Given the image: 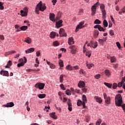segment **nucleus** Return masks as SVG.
<instances>
[{
    "label": "nucleus",
    "mask_w": 125,
    "mask_h": 125,
    "mask_svg": "<svg viewBox=\"0 0 125 125\" xmlns=\"http://www.w3.org/2000/svg\"><path fill=\"white\" fill-rule=\"evenodd\" d=\"M69 48L71 49V52L72 54H76L77 53V48L75 45H71L69 46Z\"/></svg>",
    "instance_id": "nucleus-9"
},
{
    "label": "nucleus",
    "mask_w": 125,
    "mask_h": 125,
    "mask_svg": "<svg viewBox=\"0 0 125 125\" xmlns=\"http://www.w3.org/2000/svg\"><path fill=\"white\" fill-rule=\"evenodd\" d=\"M104 98L105 100L106 104L109 105L111 103V98H110V97H107V95L105 93H104Z\"/></svg>",
    "instance_id": "nucleus-5"
},
{
    "label": "nucleus",
    "mask_w": 125,
    "mask_h": 125,
    "mask_svg": "<svg viewBox=\"0 0 125 125\" xmlns=\"http://www.w3.org/2000/svg\"><path fill=\"white\" fill-rule=\"evenodd\" d=\"M115 102L116 106L120 107L122 106V103H123V98L121 94H117L115 96Z\"/></svg>",
    "instance_id": "nucleus-2"
},
{
    "label": "nucleus",
    "mask_w": 125,
    "mask_h": 125,
    "mask_svg": "<svg viewBox=\"0 0 125 125\" xmlns=\"http://www.w3.org/2000/svg\"><path fill=\"white\" fill-rule=\"evenodd\" d=\"M113 66L114 68H115V69H116V68H118V63H116V64H113Z\"/></svg>",
    "instance_id": "nucleus-62"
},
{
    "label": "nucleus",
    "mask_w": 125,
    "mask_h": 125,
    "mask_svg": "<svg viewBox=\"0 0 125 125\" xmlns=\"http://www.w3.org/2000/svg\"><path fill=\"white\" fill-rule=\"evenodd\" d=\"M5 107H6L7 108L13 107L14 106V103L13 102H10L6 104V105H3Z\"/></svg>",
    "instance_id": "nucleus-16"
},
{
    "label": "nucleus",
    "mask_w": 125,
    "mask_h": 125,
    "mask_svg": "<svg viewBox=\"0 0 125 125\" xmlns=\"http://www.w3.org/2000/svg\"><path fill=\"white\" fill-rule=\"evenodd\" d=\"M102 14H103V18L104 19H105L106 18V10H102Z\"/></svg>",
    "instance_id": "nucleus-30"
},
{
    "label": "nucleus",
    "mask_w": 125,
    "mask_h": 125,
    "mask_svg": "<svg viewBox=\"0 0 125 125\" xmlns=\"http://www.w3.org/2000/svg\"><path fill=\"white\" fill-rule=\"evenodd\" d=\"M100 74H97L95 75V78L97 80H99V79H100Z\"/></svg>",
    "instance_id": "nucleus-47"
},
{
    "label": "nucleus",
    "mask_w": 125,
    "mask_h": 125,
    "mask_svg": "<svg viewBox=\"0 0 125 125\" xmlns=\"http://www.w3.org/2000/svg\"><path fill=\"white\" fill-rule=\"evenodd\" d=\"M74 39H73V37H70L68 39V43L69 44V45H71V44H74Z\"/></svg>",
    "instance_id": "nucleus-20"
},
{
    "label": "nucleus",
    "mask_w": 125,
    "mask_h": 125,
    "mask_svg": "<svg viewBox=\"0 0 125 125\" xmlns=\"http://www.w3.org/2000/svg\"><path fill=\"white\" fill-rule=\"evenodd\" d=\"M94 29H98L100 32H105V30L106 29H104L103 27L101 26L100 25H96L94 26Z\"/></svg>",
    "instance_id": "nucleus-7"
},
{
    "label": "nucleus",
    "mask_w": 125,
    "mask_h": 125,
    "mask_svg": "<svg viewBox=\"0 0 125 125\" xmlns=\"http://www.w3.org/2000/svg\"><path fill=\"white\" fill-rule=\"evenodd\" d=\"M94 24H101V21L98 19L95 20L94 22Z\"/></svg>",
    "instance_id": "nucleus-39"
},
{
    "label": "nucleus",
    "mask_w": 125,
    "mask_h": 125,
    "mask_svg": "<svg viewBox=\"0 0 125 125\" xmlns=\"http://www.w3.org/2000/svg\"><path fill=\"white\" fill-rule=\"evenodd\" d=\"M62 23H63V21L62 20H61L59 21L56 22V28H57V29H59V28L62 27V26H63Z\"/></svg>",
    "instance_id": "nucleus-8"
},
{
    "label": "nucleus",
    "mask_w": 125,
    "mask_h": 125,
    "mask_svg": "<svg viewBox=\"0 0 125 125\" xmlns=\"http://www.w3.org/2000/svg\"><path fill=\"white\" fill-rule=\"evenodd\" d=\"M79 87H84L85 86V83L83 81H80L78 83Z\"/></svg>",
    "instance_id": "nucleus-18"
},
{
    "label": "nucleus",
    "mask_w": 125,
    "mask_h": 125,
    "mask_svg": "<svg viewBox=\"0 0 125 125\" xmlns=\"http://www.w3.org/2000/svg\"><path fill=\"white\" fill-rule=\"evenodd\" d=\"M45 85V84H44V83H37L35 85V87H36V88H39V89H43Z\"/></svg>",
    "instance_id": "nucleus-4"
},
{
    "label": "nucleus",
    "mask_w": 125,
    "mask_h": 125,
    "mask_svg": "<svg viewBox=\"0 0 125 125\" xmlns=\"http://www.w3.org/2000/svg\"><path fill=\"white\" fill-rule=\"evenodd\" d=\"M50 37L51 39H54L55 38V32H52L50 34Z\"/></svg>",
    "instance_id": "nucleus-27"
},
{
    "label": "nucleus",
    "mask_w": 125,
    "mask_h": 125,
    "mask_svg": "<svg viewBox=\"0 0 125 125\" xmlns=\"http://www.w3.org/2000/svg\"><path fill=\"white\" fill-rule=\"evenodd\" d=\"M84 24V22H80L76 27L75 32H78L80 29H82V28H83L84 26H83V25Z\"/></svg>",
    "instance_id": "nucleus-11"
},
{
    "label": "nucleus",
    "mask_w": 125,
    "mask_h": 125,
    "mask_svg": "<svg viewBox=\"0 0 125 125\" xmlns=\"http://www.w3.org/2000/svg\"><path fill=\"white\" fill-rule=\"evenodd\" d=\"M93 65L94 64L93 63L86 64V66L88 69H91Z\"/></svg>",
    "instance_id": "nucleus-41"
},
{
    "label": "nucleus",
    "mask_w": 125,
    "mask_h": 125,
    "mask_svg": "<svg viewBox=\"0 0 125 125\" xmlns=\"http://www.w3.org/2000/svg\"><path fill=\"white\" fill-rule=\"evenodd\" d=\"M46 9V6H45V4H42V2L41 1L36 6V8L35 9V12L37 14H39V11L43 12L44 10Z\"/></svg>",
    "instance_id": "nucleus-1"
},
{
    "label": "nucleus",
    "mask_w": 125,
    "mask_h": 125,
    "mask_svg": "<svg viewBox=\"0 0 125 125\" xmlns=\"http://www.w3.org/2000/svg\"><path fill=\"white\" fill-rule=\"evenodd\" d=\"M83 102H82L81 101V100H78L77 104L78 106H80V105H82V104H83Z\"/></svg>",
    "instance_id": "nucleus-44"
},
{
    "label": "nucleus",
    "mask_w": 125,
    "mask_h": 125,
    "mask_svg": "<svg viewBox=\"0 0 125 125\" xmlns=\"http://www.w3.org/2000/svg\"><path fill=\"white\" fill-rule=\"evenodd\" d=\"M101 123H102V121H101V119H98L96 123V125H100Z\"/></svg>",
    "instance_id": "nucleus-36"
},
{
    "label": "nucleus",
    "mask_w": 125,
    "mask_h": 125,
    "mask_svg": "<svg viewBox=\"0 0 125 125\" xmlns=\"http://www.w3.org/2000/svg\"><path fill=\"white\" fill-rule=\"evenodd\" d=\"M99 3V2L98 1L91 7L92 13L91 14V15L92 16H94V15H95V13H96V9H97V6H98Z\"/></svg>",
    "instance_id": "nucleus-3"
},
{
    "label": "nucleus",
    "mask_w": 125,
    "mask_h": 125,
    "mask_svg": "<svg viewBox=\"0 0 125 125\" xmlns=\"http://www.w3.org/2000/svg\"><path fill=\"white\" fill-rule=\"evenodd\" d=\"M86 56H88V57H90L91 56V52L88 51L86 53Z\"/></svg>",
    "instance_id": "nucleus-45"
},
{
    "label": "nucleus",
    "mask_w": 125,
    "mask_h": 125,
    "mask_svg": "<svg viewBox=\"0 0 125 125\" xmlns=\"http://www.w3.org/2000/svg\"><path fill=\"white\" fill-rule=\"evenodd\" d=\"M0 75L2 76H5V77H9V73H8V71L6 70H1Z\"/></svg>",
    "instance_id": "nucleus-12"
},
{
    "label": "nucleus",
    "mask_w": 125,
    "mask_h": 125,
    "mask_svg": "<svg viewBox=\"0 0 125 125\" xmlns=\"http://www.w3.org/2000/svg\"><path fill=\"white\" fill-rule=\"evenodd\" d=\"M66 70H68V71H72L73 70V66H72L71 65L68 64L66 67Z\"/></svg>",
    "instance_id": "nucleus-28"
},
{
    "label": "nucleus",
    "mask_w": 125,
    "mask_h": 125,
    "mask_svg": "<svg viewBox=\"0 0 125 125\" xmlns=\"http://www.w3.org/2000/svg\"><path fill=\"white\" fill-rule=\"evenodd\" d=\"M104 85H106L107 87H109V88H111L112 87V84L109 83H104Z\"/></svg>",
    "instance_id": "nucleus-35"
},
{
    "label": "nucleus",
    "mask_w": 125,
    "mask_h": 125,
    "mask_svg": "<svg viewBox=\"0 0 125 125\" xmlns=\"http://www.w3.org/2000/svg\"><path fill=\"white\" fill-rule=\"evenodd\" d=\"M109 34L111 36H114V30H109Z\"/></svg>",
    "instance_id": "nucleus-52"
},
{
    "label": "nucleus",
    "mask_w": 125,
    "mask_h": 125,
    "mask_svg": "<svg viewBox=\"0 0 125 125\" xmlns=\"http://www.w3.org/2000/svg\"><path fill=\"white\" fill-rule=\"evenodd\" d=\"M116 60H117V59L115 57H110V62L111 63L115 62Z\"/></svg>",
    "instance_id": "nucleus-34"
},
{
    "label": "nucleus",
    "mask_w": 125,
    "mask_h": 125,
    "mask_svg": "<svg viewBox=\"0 0 125 125\" xmlns=\"http://www.w3.org/2000/svg\"><path fill=\"white\" fill-rule=\"evenodd\" d=\"M50 68H51V69H54L55 68V65H54L53 64H51V65H50Z\"/></svg>",
    "instance_id": "nucleus-61"
},
{
    "label": "nucleus",
    "mask_w": 125,
    "mask_h": 125,
    "mask_svg": "<svg viewBox=\"0 0 125 125\" xmlns=\"http://www.w3.org/2000/svg\"><path fill=\"white\" fill-rule=\"evenodd\" d=\"M52 2H53V5H55V3L57 2V0H52Z\"/></svg>",
    "instance_id": "nucleus-60"
},
{
    "label": "nucleus",
    "mask_w": 125,
    "mask_h": 125,
    "mask_svg": "<svg viewBox=\"0 0 125 125\" xmlns=\"http://www.w3.org/2000/svg\"><path fill=\"white\" fill-rule=\"evenodd\" d=\"M38 97L40 99L44 98L45 97V94H40L38 95Z\"/></svg>",
    "instance_id": "nucleus-33"
},
{
    "label": "nucleus",
    "mask_w": 125,
    "mask_h": 125,
    "mask_svg": "<svg viewBox=\"0 0 125 125\" xmlns=\"http://www.w3.org/2000/svg\"><path fill=\"white\" fill-rule=\"evenodd\" d=\"M40 55H41V52H40V51H38L36 52V56H38L39 57Z\"/></svg>",
    "instance_id": "nucleus-59"
},
{
    "label": "nucleus",
    "mask_w": 125,
    "mask_h": 125,
    "mask_svg": "<svg viewBox=\"0 0 125 125\" xmlns=\"http://www.w3.org/2000/svg\"><path fill=\"white\" fill-rule=\"evenodd\" d=\"M122 83H125V77H123V78H122Z\"/></svg>",
    "instance_id": "nucleus-64"
},
{
    "label": "nucleus",
    "mask_w": 125,
    "mask_h": 125,
    "mask_svg": "<svg viewBox=\"0 0 125 125\" xmlns=\"http://www.w3.org/2000/svg\"><path fill=\"white\" fill-rule=\"evenodd\" d=\"M83 13V9H80V10H79V15H81V13Z\"/></svg>",
    "instance_id": "nucleus-57"
},
{
    "label": "nucleus",
    "mask_w": 125,
    "mask_h": 125,
    "mask_svg": "<svg viewBox=\"0 0 125 125\" xmlns=\"http://www.w3.org/2000/svg\"><path fill=\"white\" fill-rule=\"evenodd\" d=\"M25 65V63L23 62H21V63H19L17 64V66L18 68H20V67H22V66H24Z\"/></svg>",
    "instance_id": "nucleus-38"
},
{
    "label": "nucleus",
    "mask_w": 125,
    "mask_h": 125,
    "mask_svg": "<svg viewBox=\"0 0 125 125\" xmlns=\"http://www.w3.org/2000/svg\"><path fill=\"white\" fill-rule=\"evenodd\" d=\"M67 105H68V109L69 110V111H70V112H71L72 108V104H71V100H70V99L68 100L67 101Z\"/></svg>",
    "instance_id": "nucleus-14"
},
{
    "label": "nucleus",
    "mask_w": 125,
    "mask_h": 125,
    "mask_svg": "<svg viewBox=\"0 0 125 125\" xmlns=\"http://www.w3.org/2000/svg\"><path fill=\"white\" fill-rule=\"evenodd\" d=\"M72 67H73V69H75V70L79 69V66H78V65H75V66H72Z\"/></svg>",
    "instance_id": "nucleus-56"
},
{
    "label": "nucleus",
    "mask_w": 125,
    "mask_h": 125,
    "mask_svg": "<svg viewBox=\"0 0 125 125\" xmlns=\"http://www.w3.org/2000/svg\"><path fill=\"white\" fill-rule=\"evenodd\" d=\"M7 64V66H11V65H12V62L11 61H9Z\"/></svg>",
    "instance_id": "nucleus-54"
},
{
    "label": "nucleus",
    "mask_w": 125,
    "mask_h": 125,
    "mask_svg": "<svg viewBox=\"0 0 125 125\" xmlns=\"http://www.w3.org/2000/svg\"><path fill=\"white\" fill-rule=\"evenodd\" d=\"M104 74L107 77H110L111 76V72L109 69H106L104 71Z\"/></svg>",
    "instance_id": "nucleus-23"
},
{
    "label": "nucleus",
    "mask_w": 125,
    "mask_h": 125,
    "mask_svg": "<svg viewBox=\"0 0 125 125\" xmlns=\"http://www.w3.org/2000/svg\"><path fill=\"white\" fill-rule=\"evenodd\" d=\"M99 36V31L98 30H95L93 33V37L94 39H97Z\"/></svg>",
    "instance_id": "nucleus-17"
},
{
    "label": "nucleus",
    "mask_w": 125,
    "mask_h": 125,
    "mask_svg": "<svg viewBox=\"0 0 125 125\" xmlns=\"http://www.w3.org/2000/svg\"><path fill=\"white\" fill-rule=\"evenodd\" d=\"M82 105H83V109H86V106H85V103L83 102V103H82Z\"/></svg>",
    "instance_id": "nucleus-58"
},
{
    "label": "nucleus",
    "mask_w": 125,
    "mask_h": 125,
    "mask_svg": "<svg viewBox=\"0 0 125 125\" xmlns=\"http://www.w3.org/2000/svg\"><path fill=\"white\" fill-rule=\"evenodd\" d=\"M94 99H95L96 102H98V103H102V99L101 98L98 96H95L94 97Z\"/></svg>",
    "instance_id": "nucleus-19"
},
{
    "label": "nucleus",
    "mask_w": 125,
    "mask_h": 125,
    "mask_svg": "<svg viewBox=\"0 0 125 125\" xmlns=\"http://www.w3.org/2000/svg\"><path fill=\"white\" fill-rule=\"evenodd\" d=\"M100 8L102 10H105V6L104 5V4L101 5Z\"/></svg>",
    "instance_id": "nucleus-48"
},
{
    "label": "nucleus",
    "mask_w": 125,
    "mask_h": 125,
    "mask_svg": "<svg viewBox=\"0 0 125 125\" xmlns=\"http://www.w3.org/2000/svg\"><path fill=\"white\" fill-rule=\"evenodd\" d=\"M53 45L54 46H58V45H59V42L58 41H55L53 42Z\"/></svg>",
    "instance_id": "nucleus-42"
},
{
    "label": "nucleus",
    "mask_w": 125,
    "mask_h": 125,
    "mask_svg": "<svg viewBox=\"0 0 125 125\" xmlns=\"http://www.w3.org/2000/svg\"><path fill=\"white\" fill-rule=\"evenodd\" d=\"M59 62V65L60 67L64 66V63H63V61L60 60Z\"/></svg>",
    "instance_id": "nucleus-37"
},
{
    "label": "nucleus",
    "mask_w": 125,
    "mask_h": 125,
    "mask_svg": "<svg viewBox=\"0 0 125 125\" xmlns=\"http://www.w3.org/2000/svg\"><path fill=\"white\" fill-rule=\"evenodd\" d=\"M16 53V51H14V50H12V51H8V52H7L6 53H5V55H10L11 54H13V53Z\"/></svg>",
    "instance_id": "nucleus-26"
},
{
    "label": "nucleus",
    "mask_w": 125,
    "mask_h": 125,
    "mask_svg": "<svg viewBox=\"0 0 125 125\" xmlns=\"http://www.w3.org/2000/svg\"><path fill=\"white\" fill-rule=\"evenodd\" d=\"M28 8H25V11L23 12V10H21V16H22V17H26V16H27V14H28Z\"/></svg>",
    "instance_id": "nucleus-10"
},
{
    "label": "nucleus",
    "mask_w": 125,
    "mask_h": 125,
    "mask_svg": "<svg viewBox=\"0 0 125 125\" xmlns=\"http://www.w3.org/2000/svg\"><path fill=\"white\" fill-rule=\"evenodd\" d=\"M80 73L81 74V75H83L85 73L84 71L83 70V69H80Z\"/></svg>",
    "instance_id": "nucleus-53"
},
{
    "label": "nucleus",
    "mask_w": 125,
    "mask_h": 125,
    "mask_svg": "<svg viewBox=\"0 0 125 125\" xmlns=\"http://www.w3.org/2000/svg\"><path fill=\"white\" fill-rule=\"evenodd\" d=\"M60 36L61 37H67V34L65 33V30L63 28H60L59 31Z\"/></svg>",
    "instance_id": "nucleus-6"
},
{
    "label": "nucleus",
    "mask_w": 125,
    "mask_h": 125,
    "mask_svg": "<svg viewBox=\"0 0 125 125\" xmlns=\"http://www.w3.org/2000/svg\"><path fill=\"white\" fill-rule=\"evenodd\" d=\"M49 19L52 22H55L56 20H55V15L53 13H50Z\"/></svg>",
    "instance_id": "nucleus-13"
},
{
    "label": "nucleus",
    "mask_w": 125,
    "mask_h": 125,
    "mask_svg": "<svg viewBox=\"0 0 125 125\" xmlns=\"http://www.w3.org/2000/svg\"><path fill=\"white\" fill-rule=\"evenodd\" d=\"M107 41V37L104 38L103 39H99L98 42L101 45H103V43H104V42H106Z\"/></svg>",
    "instance_id": "nucleus-15"
},
{
    "label": "nucleus",
    "mask_w": 125,
    "mask_h": 125,
    "mask_svg": "<svg viewBox=\"0 0 125 125\" xmlns=\"http://www.w3.org/2000/svg\"><path fill=\"white\" fill-rule=\"evenodd\" d=\"M103 25L104 28H107L108 27V22L106 20H104L103 21Z\"/></svg>",
    "instance_id": "nucleus-29"
},
{
    "label": "nucleus",
    "mask_w": 125,
    "mask_h": 125,
    "mask_svg": "<svg viewBox=\"0 0 125 125\" xmlns=\"http://www.w3.org/2000/svg\"><path fill=\"white\" fill-rule=\"evenodd\" d=\"M60 87L62 89V90H65L66 88H65V87L64 86V85L63 84H61L60 85Z\"/></svg>",
    "instance_id": "nucleus-49"
},
{
    "label": "nucleus",
    "mask_w": 125,
    "mask_h": 125,
    "mask_svg": "<svg viewBox=\"0 0 125 125\" xmlns=\"http://www.w3.org/2000/svg\"><path fill=\"white\" fill-rule=\"evenodd\" d=\"M65 93L66 94H67V95H71L72 93H71V91H70V90H66L65 91Z\"/></svg>",
    "instance_id": "nucleus-43"
},
{
    "label": "nucleus",
    "mask_w": 125,
    "mask_h": 125,
    "mask_svg": "<svg viewBox=\"0 0 125 125\" xmlns=\"http://www.w3.org/2000/svg\"><path fill=\"white\" fill-rule=\"evenodd\" d=\"M112 87L113 89H116L117 87H118V84H117V83H114Z\"/></svg>",
    "instance_id": "nucleus-46"
},
{
    "label": "nucleus",
    "mask_w": 125,
    "mask_h": 125,
    "mask_svg": "<svg viewBox=\"0 0 125 125\" xmlns=\"http://www.w3.org/2000/svg\"><path fill=\"white\" fill-rule=\"evenodd\" d=\"M123 83H124L123 82H119L118 84V87H122L123 86Z\"/></svg>",
    "instance_id": "nucleus-51"
},
{
    "label": "nucleus",
    "mask_w": 125,
    "mask_h": 125,
    "mask_svg": "<svg viewBox=\"0 0 125 125\" xmlns=\"http://www.w3.org/2000/svg\"><path fill=\"white\" fill-rule=\"evenodd\" d=\"M82 99L83 102H84V103H86V102H87V100H86V96H85V95H83Z\"/></svg>",
    "instance_id": "nucleus-31"
},
{
    "label": "nucleus",
    "mask_w": 125,
    "mask_h": 125,
    "mask_svg": "<svg viewBox=\"0 0 125 125\" xmlns=\"http://www.w3.org/2000/svg\"><path fill=\"white\" fill-rule=\"evenodd\" d=\"M63 78H64V75L62 74L60 77V83H63Z\"/></svg>",
    "instance_id": "nucleus-40"
},
{
    "label": "nucleus",
    "mask_w": 125,
    "mask_h": 125,
    "mask_svg": "<svg viewBox=\"0 0 125 125\" xmlns=\"http://www.w3.org/2000/svg\"><path fill=\"white\" fill-rule=\"evenodd\" d=\"M25 42H27V43H31L32 42V40L29 37H27L25 39V40L24 41Z\"/></svg>",
    "instance_id": "nucleus-25"
},
{
    "label": "nucleus",
    "mask_w": 125,
    "mask_h": 125,
    "mask_svg": "<svg viewBox=\"0 0 125 125\" xmlns=\"http://www.w3.org/2000/svg\"><path fill=\"white\" fill-rule=\"evenodd\" d=\"M35 51V49L34 48H30L25 51V53L27 54L28 53H31V52H34Z\"/></svg>",
    "instance_id": "nucleus-21"
},
{
    "label": "nucleus",
    "mask_w": 125,
    "mask_h": 125,
    "mask_svg": "<svg viewBox=\"0 0 125 125\" xmlns=\"http://www.w3.org/2000/svg\"><path fill=\"white\" fill-rule=\"evenodd\" d=\"M3 3L2 2H0V9L3 10L4 9V7H3Z\"/></svg>",
    "instance_id": "nucleus-55"
},
{
    "label": "nucleus",
    "mask_w": 125,
    "mask_h": 125,
    "mask_svg": "<svg viewBox=\"0 0 125 125\" xmlns=\"http://www.w3.org/2000/svg\"><path fill=\"white\" fill-rule=\"evenodd\" d=\"M116 45L119 49H121V43L119 42H116Z\"/></svg>",
    "instance_id": "nucleus-50"
},
{
    "label": "nucleus",
    "mask_w": 125,
    "mask_h": 125,
    "mask_svg": "<svg viewBox=\"0 0 125 125\" xmlns=\"http://www.w3.org/2000/svg\"><path fill=\"white\" fill-rule=\"evenodd\" d=\"M28 29V26H22L21 27V31H26V30Z\"/></svg>",
    "instance_id": "nucleus-32"
},
{
    "label": "nucleus",
    "mask_w": 125,
    "mask_h": 125,
    "mask_svg": "<svg viewBox=\"0 0 125 125\" xmlns=\"http://www.w3.org/2000/svg\"><path fill=\"white\" fill-rule=\"evenodd\" d=\"M91 46L92 47H93V48H96V47H97V46L98 45V44H97V42H91Z\"/></svg>",
    "instance_id": "nucleus-22"
},
{
    "label": "nucleus",
    "mask_w": 125,
    "mask_h": 125,
    "mask_svg": "<svg viewBox=\"0 0 125 125\" xmlns=\"http://www.w3.org/2000/svg\"><path fill=\"white\" fill-rule=\"evenodd\" d=\"M50 116L51 118L54 119V120H57V116L55 115V112H52L50 114Z\"/></svg>",
    "instance_id": "nucleus-24"
},
{
    "label": "nucleus",
    "mask_w": 125,
    "mask_h": 125,
    "mask_svg": "<svg viewBox=\"0 0 125 125\" xmlns=\"http://www.w3.org/2000/svg\"><path fill=\"white\" fill-rule=\"evenodd\" d=\"M121 106L122 107L124 111L125 112V104L122 105V104H121Z\"/></svg>",
    "instance_id": "nucleus-63"
}]
</instances>
